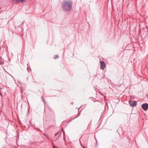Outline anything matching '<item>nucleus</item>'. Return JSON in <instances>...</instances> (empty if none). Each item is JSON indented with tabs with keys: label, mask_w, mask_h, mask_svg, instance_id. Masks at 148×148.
<instances>
[{
	"label": "nucleus",
	"mask_w": 148,
	"mask_h": 148,
	"mask_svg": "<svg viewBox=\"0 0 148 148\" xmlns=\"http://www.w3.org/2000/svg\"><path fill=\"white\" fill-rule=\"evenodd\" d=\"M142 108L144 110H147L148 108V104L147 103H145L141 105Z\"/></svg>",
	"instance_id": "obj_2"
},
{
	"label": "nucleus",
	"mask_w": 148,
	"mask_h": 148,
	"mask_svg": "<svg viewBox=\"0 0 148 148\" xmlns=\"http://www.w3.org/2000/svg\"><path fill=\"white\" fill-rule=\"evenodd\" d=\"M84 148H85L84 147H83Z\"/></svg>",
	"instance_id": "obj_14"
},
{
	"label": "nucleus",
	"mask_w": 148,
	"mask_h": 148,
	"mask_svg": "<svg viewBox=\"0 0 148 148\" xmlns=\"http://www.w3.org/2000/svg\"><path fill=\"white\" fill-rule=\"evenodd\" d=\"M132 103H133V106H135L136 105V103L135 101H132Z\"/></svg>",
	"instance_id": "obj_5"
},
{
	"label": "nucleus",
	"mask_w": 148,
	"mask_h": 148,
	"mask_svg": "<svg viewBox=\"0 0 148 148\" xmlns=\"http://www.w3.org/2000/svg\"><path fill=\"white\" fill-rule=\"evenodd\" d=\"M42 99L44 103L45 101V100H44V99L43 98V97H42Z\"/></svg>",
	"instance_id": "obj_9"
},
{
	"label": "nucleus",
	"mask_w": 148,
	"mask_h": 148,
	"mask_svg": "<svg viewBox=\"0 0 148 148\" xmlns=\"http://www.w3.org/2000/svg\"><path fill=\"white\" fill-rule=\"evenodd\" d=\"M53 148H58L56 147H55V146H54Z\"/></svg>",
	"instance_id": "obj_12"
},
{
	"label": "nucleus",
	"mask_w": 148,
	"mask_h": 148,
	"mask_svg": "<svg viewBox=\"0 0 148 148\" xmlns=\"http://www.w3.org/2000/svg\"><path fill=\"white\" fill-rule=\"evenodd\" d=\"M96 140V145H97V141L96 138H95Z\"/></svg>",
	"instance_id": "obj_11"
},
{
	"label": "nucleus",
	"mask_w": 148,
	"mask_h": 148,
	"mask_svg": "<svg viewBox=\"0 0 148 148\" xmlns=\"http://www.w3.org/2000/svg\"><path fill=\"white\" fill-rule=\"evenodd\" d=\"M0 94L1 95V96H2V94H1V93L0 92Z\"/></svg>",
	"instance_id": "obj_13"
},
{
	"label": "nucleus",
	"mask_w": 148,
	"mask_h": 148,
	"mask_svg": "<svg viewBox=\"0 0 148 148\" xmlns=\"http://www.w3.org/2000/svg\"><path fill=\"white\" fill-rule=\"evenodd\" d=\"M58 55H55L54 57V58L55 59L58 58Z\"/></svg>",
	"instance_id": "obj_7"
},
{
	"label": "nucleus",
	"mask_w": 148,
	"mask_h": 148,
	"mask_svg": "<svg viewBox=\"0 0 148 148\" xmlns=\"http://www.w3.org/2000/svg\"><path fill=\"white\" fill-rule=\"evenodd\" d=\"M100 68L102 70H103L106 66V64L104 62L101 61L100 62Z\"/></svg>",
	"instance_id": "obj_3"
},
{
	"label": "nucleus",
	"mask_w": 148,
	"mask_h": 148,
	"mask_svg": "<svg viewBox=\"0 0 148 148\" xmlns=\"http://www.w3.org/2000/svg\"><path fill=\"white\" fill-rule=\"evenodd\" d=\"M58 134V133H56L55 134V136H57Z\"/></svg>",
	"instance_id": "obj_10"
},
{
	"label": "nucleus",
	"mask_w": 148,
	"mask_h": 148,
	"mask_svg": "<svg viewBox=\"0 0 148 148\" xmlns=\"http://www.w3.org/2000/svg\"><path fill=\"white\" fill-rule=\"evenodd\" d=\"M12 1L14 3H18L22 2L25 1V0H12Z\"/></svg>",
	"instance_id": "obj_4"
},
{
	"label": "nucleus",
	"mask_w": 148,
	"mask_h": 148,
	"mask_svg": "<svg viewBox=\"0 0 148 148\" xmlns=\"http://www.w3.org/2000/svg\"><path fill=\"white\" fill-rule=\"evenodd\" d=\"M73 3L70 1L65 0L62 3V8L65 12H68L71 10Z\"/></svg>",
	"instance_id": "obj_1"
},
{
	"label": "nucleus",
	"mask_w": 148,
	"mask_h": 148,
	"mask_svg": "<svg viewBox=\"0 0 148 148\" xmlns=\"http://www.w3.org/2000/svg\"><path fill=\"white\" fill-rule=\"evenodd\" d=\"M129 103L130 104V106H133V105H132L133 103H132V101H129Z\"/></svg>",
	"instance_id": "obj_6"
},
{
	"label": "nucleus",
	"mask_w": 148,
	"mask_h": 148,
	"mask_svg": "<svg viewBox=\"0 0 148 148\" xmlns=\"http://www.w3.org/2000/svg\"><path fill=\"white\" fill-rule=\"evenodd\" d=\"M0 64H3V62L1 61V60L0 58Z\"/></svg>",
	"instance_id": "obj_8"
}]
</instances>
